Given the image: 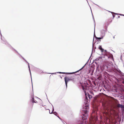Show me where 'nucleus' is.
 Here are the masks:
<instances>
[{
    "mask_svg": "<svg viewBox=\"0 0 124 124\" xmlns=\"http://www.w3.org/2000/svg\"><path fill=\"white\" fill-rule=\"evenodd\" d=\"M83 110L85 111L86 113L87 111V110L89 109L88 104H85L84 105L83 107Z\"/></svg>",
    "mask_w": 124,
    "mask_h": 124,
    "instance_id": "nucleus-1",
    "label": "nucleus"
},
{
    "mask_svg": "<svg viewBox=\"0 0 124 124\" xmlns=\"http://www.w3.org/2000/svg\"><path fill=\"white\" fill-rule=\"evenodd\" d=\"M64 79L65 80V83L66 86V87H67V84L68 82L72 80V79L71 78H69L67 77H65L64 78Z\"/></svg>",
    "mask_w": 124,
    "mask_h": 124,
    "instance_id": "nucleus-2",
    "label": "nucleus"
},
{
    "mask_svg": "<svg viewBox=\"0 0 124 124\" xmlns=\"http://www.w3.org/2000/svg\"><path fill=\"white\" fill-rule=\"evenodd\" d=\"M117 106L118 107L124 110V106L123 105L120 104H117Z\"/></svg>",
    "mask_w": 124,
    "mask_h": 124,
    "instance_id": "nucleus-3",
    "label": "nucleus"
},
{
    "mask_svg": "<svg viewBox=\"0 0 124 124\" xmlns=\"http://www.w3.org/2000/svg\"><path fill=\"white\" fill-rule=\"evenodd\" d=\"M99 49L101 50V52H103L104 49L102 48L101 46H100L99 47Z\"/></svg>",
    "mask_w": 124,
    "mask_h": 124,
    "instance_id": "nucleus-4",
    "label": "nucleus"
},
{
    "mask_svg": "<svg viewBox=\"0 0 124 124\" xmlns=\"http://www.w3.org/2000/svg\"><path fill=\"white\" fill-rule=\"evenodd\" d=\"M102 35H103V36H104L105 34V31L104 30H103L102 31Z\"/></svg>",
    "mask_w": 124,
    "mask_h": 124,
    "instance_id": "nucleus-5",
    "label": "nucleus"
},
{
    "mask_svg": "<svg viewBox=\"0 0 124 124\" xmlns=\"http://www.w3.org/2000/svg\"><path fill=\"white\" fill-rule=\"evenodd\" d=\"M103 36H102L100 38H97V39L98 40H100L103 38Z\"/></svg>",
    "mask_w": 124,
    "mask_h": 124,
    "instance_id": "nucleus-6",
    "label": "nucleus"
},
{
    "mask_svg": "<svg viewBox=\"0 0 124 124\" xmlns=\"http://www.w3.org/2000/svg\"><path fill=\"white\" fill-rule=\"evenodd\" d=\"M99 58L100 59V60H101V59H102V56H100L99 57Z\"/></svg>",
    "mask_w": 124,
    "mask_h": 124,
    "instance_id": "nucleus-7",
    "label": "nucleus"
},
{
    "mask_svg": "<svg viewBox=\"0 0 124 124\" xmlns=\"http://www.w3.org/2000/svg\"><path fill=\"white\" fill-rule=\"evenodd\" d=\"M67 74H73L74 73V72H72V73H66Z\"/></svg>",
    "mask_w": 124,
    "mask_h": 124,
    "instance_id": "nucleus-8",
    "label": "nucleus"
},
{
    "mask_svg": "<svg viewBox=\"0 0 124 124\" xmlns=\"http://www.w3.org/2000/svg\"><path fill=\"white\" fill-rule=\"evenodd\" d=\"M88 95L89 97V98H91L92 97V96H91L90 95H89L88 94Z\"/></svg>",
    "mask_w": 124,
    "mask_h": 124,
    "instance_id": "nucleus-9",
    "label": "nucleus"
},
{
    "mask_svg": "<svg viewBox=\"0 0 124 124\" xmlns=\"http://www.w3.org/2000/svg\"><path fill=\"white\" fill-rule=\"evenodd\" d=\"M32 102H33V103L34 102H35V103H36V102L35 101H34V99L33 98H32Z\"/></svg>",
    "mask_w": 124,
    "mask_h": 124,
    "instance_id": "nucleus-10",
    "label": "nucleus"
},
{
    "mask_svg": "<svg viewBox=\"0 0 124 124\" xmlns=\"http://www.w3.org/2000/svg\"><path fill=\"white\" fill-rule=\"evenodd\" d=\"M57 73H63V74H65V73H65V72H58Z\"/></svg>",
    "mask_w": 124,
    "mask_h": 124,
    "instance_id": "nucleus-11",
    "label": "nucleus"
},
{
    "mask_svg": "<svg viewBox=\"0 0 124 124\" xmlns=\"http://www.w3.org/2000/svg\"><path fill=\"white\" fill-rule=\"evenodd\" d=\"M28 64H29L28 67H29V71H30V74L31 75V71H30V66H29V63H28Z\"/></svg>",
    "mask_w": 124,
    "mask_h": 124,
    "instance_id": "nucleus-12",
    "label": "nucleus"
},
{
    "mask_svg": "<svg viewBox=\"0 0 124 124\" xmlns=\"http://www.w3.org/2000/svg\"><path fill=\"white\" fill-rule=\"evenodd\" d=\"M96 60L97 61H98L100 60V59L99 58H97L96 59Z\"/></svg>",
    "mask_w": 124,
    "mask_h": 124,
    "instance_id": "nucleus-13",
    "label": "nucleus"
},
{
    "mask_svg": "<svg viewBox=\"0 0 124 124\" xmlns=\"http://www.w3.org/2000/svg\"><path fill=\"white\" fill-rule=\"evenodd\" d=\"M54 114L55 115H56V114H57L56 113V112H54Z\"/></svg>",
    "mask_w": 124,
    "mask_h": 124,
    "instance_id": "nucleus-14",
    "label": "nucleus"
},
{
    "mask_svg": "<svg viewBox=\"0 0 124 124\" xmlns=\"http://www.w3.org/2000/svg\"><path fill=\"white\" fill-rule=\"evenodd\" d=\"M50 74H56V73H49Z\"/></svg>",
    "mask_w": 124,
    "mask_h": 124,
    "instance_id": "nucleus-15",
    "label": "nucleus"
},
{
    "mask_svg": "<svg viewBox=\"0 0 124 124\" xmlns=\"http://www.w3.org/2000/svg\"><path fill=\"white\" fill-rule=\"evenodd\" d=\"M118 15H120V16H124V15H122V14H119Z\"/></svg>",
    "mask_w": 124,
    "mask_h": 124,
    "instance_id": "nucleus-16",
    "label": "nucleus"
},
{
    "mask_svg": "<svg viewBox=\"0 0 124 124\" xmlns=\"http://www.w3.org/2000/svg\"><path fill=\"white\" fill-rule=\"evenodd\" d=\"M54 109L53 108V110H52V112H51V113H50V112L49 111V113H50V114H51V113H52V112H53V111H54Z\"/></svg>",
    "mask_w": 124,
    "mask_h": 124,
    "instance_id": "nucleus-17",
    "label": "nucleus"
},
{
    "mask_svg": "<svg viewBox=\"0 0 124 124\" xmlns=\"http://www.w3.org/2000/svg\"><path fill=\"white\" fill-rule=\"evenodd\" d=\"M84 67V66H83V67H82L81 69H80V70H82L83 68V67Z\"/></svg>",
    "mask_w": 124,
    "mask_h": 124,
    "instance_id": "nucleus-18",
    "label": "nucleus"
},
{
    "mask_svg": "<svg viewBox=\"0 0 124 124\" xmlns=\"http://www.w3.org/2000/svg\"><path fill=\"white\" fill-rule=\"evenodd\" d=\"M105 56H104V58L105 57Z\"/></svg>",
    "mask_w": 124,
    "mask_h": 124,
    "instance_id": "nucleus-19",
    "label": "nucleus"
},
{
    "mask_svg": "<svg viewBox=\"0 0 124 124\" xmlns=\"http://www.w3.org/2000/svg\"><path fill=\"white\" fill-rule=\"evenodd\" d=\"M58 117L59 118H60L59 117H58Z\"/></svg>",
    "mask_w": 124,
    "mask_h": 124,
    "instance_id": "nucleus-20",
    "label": "nucleus"
}]
</instances>
